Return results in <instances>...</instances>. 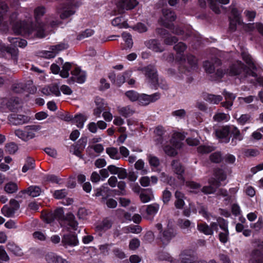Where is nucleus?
I'll use <instances>...</instances> for the list:
<instances>
[{"instance_id": "nucleus-42", "label": "nucleus", "mask_w": 263, "mask_h": 263, "mask_svg": "<svg viewBox=\"0 0 263 263\" xmlns=\"http://www.w3.org/2000/svg\"><path fill=\"white\" fill-rule=\"evenodd\" d=\"M157 260L159 261H167L173 262L174 261L173 258L166 252H159L157 255Z\"/></svg>"}, {"instance_id": "nucleus-6", "label": "nucleus", "mask_w": 263, "mask_h": 263, "mask_svg": "<svg viewBox=\"0 0 263 263\" xmlns=\"http://www.w3.org/2000/svg\"><path fill=\"white\" fill-rule=\"evenodd\" d=\"M41 128L39 125H27L25 126L23 129L15 130L14 134L23 141H27L34 138L36 136V133L40 130Z\"/></svg>"}, {"instance_id": "nucleus-7", "label": "nucleus", "mask_w": 263, "mask_h": 263, "mask_svg": "<svg viewBox=\"0 0 263 263\" xmlns=\"http://www.w3.org/2000/svg\"><path fill=\"white\" fill-rule=\"evenodd\" d=\"M216 179L211 178L209 180V186H204L202 191L206 194H211L214 193L216 189L220 186V182L226 179V174L222 170H216L215 173Z\"/></svg>"}, {"instance_id": "nucleus-34", "label": "nucleus", "mask_w": 263, "mask_h": 263, "mask_svg": "<svg viewBox=\"0 0 263 263\" xmlns=\"http://www.w3.org/2000/svg\"><path fill=\"white\" fill-rule=\"evenodd\" d=\"M118 110L121 115L125 118L132 116L135 112L134 108L130 106L119 107Z\"/></svg>"}, {"instance_id": "nucleus-9", "label": "nucleus", "mask_w": 263, "mask_h": 263, "mask_svg": "<svg viewBox=\"0 0 263 263\" xmlns=\"http://www.w3.org/2000/svg\"><path fill=\"white\" fill-rule=\"evenodd\" d=\"M18 99L8 101L6 98L0 97V111L7 112L8 110L14 111L17 108Z\"/></svg>"}, {"instance_id": "nucleus-31", "label": "nucleus", "mask_w": 263, "mask_h": 263, "mask_svg": "<svg viewBox=\"0 0 263 263\" xmlns=\"http://www.w3.org/2000/svg\"><path fill=\"white\" fill-rule=\"evenodd\" d=\"M223 95L225 97L226 102L222 103V106L227 109H230L233 104V101L236 98V96L232 93L224 91Z\"/></svg>"}, {"instance_id": "nucleus-52", "label": "nucleus", "mask_w": 263, "mask_h": 263, "mask_svg": "<svg viewBox=\"0 0 263 263\" xmlns=\"http://www.w3.org/2000/svg\"><path fill=\"white\" fill-rule=\"evenodd\" d=\"M15 209L7 205H4L1 210L2 213L6 217H10L12 216L15 213Z\"/></svg>"}, {"instance_id": "nucleus-22", "label": "nucleus", "mask_w": 263, "mask_h": 263, "mask_svg": "<svg viewBox=\"0 0 263 263\" xmlns=\"http://www.w3.org/2000/svg\"><path fill=\"white\" fill-rule=\"evenodd\" d=\"M196 258V255L192 250H184L179 255V258L182 263H188V261H190L189 263L195 262Z\"/></svg>"}, {"instance_id": "nucleus-35", "label": "nucleus", "mask_w": 263, "mask_h": 263, "mask_svg": "<svg viewBox=\"0 0 263 263\" xmlns=\"http://www.w3.org/2000/svg\"><path fill=\"white\" fill-rule=\"evenodd\" d=\"M111 224L110 220L105 219L96 227V230L100 233L104 232L111 228Z\"/></svg>"}, {"instance_id": "nucleus-38", "label": "nucleus", "mask_w": 263, "mask_h": 263, "mask_svg": "<svg viewBox=\"0 0 263 263\" xmlns=\"http://www.w3.org/2000/svg\"><path fill=\"white\" fill-rule=\"evenodd\" d=\"M46 260L48 263H64L65 260L61 256L53 253H48L46 256Z\"/></svg>"}, {"instance_id": "nucleus-45", "label": "nucleus", "mask_w": 263, "mask_h": 263, "mask_svg": "<svg viewBox=\"0 0 263 263\" xmlns=\"http://www.w3.org/2000/svg\"><path fill=\"white\" fill-rule=\"evenodd\" d=\"M26 192V191H24V192ZM27 192L30 196L34 197L41 194L42 190L37 186H31L28 189Z\"/></svg>"}, {"instance_id": "nucleus-24", "label": "nucleus", "mask_w": 263, "mask_h": 263, "mask_svg": "<svg viewBox=\"0 0 263 263\" xmlns=\"http://www.w3.org/2000/svg\"><path fill=\"white\" fill-rule=\"evenodd\" d=\"M9 121L13 125L24 124L28 121V118L24 115L11 114L8 117Z\"/></svg>"}, {"instance_id": "nucleus-5", "label": "nucleus", "mask_w": 263, "mask_h": 263, "mask_svg": "<svg viewBox=\"0 0 263 263\" xmlns=\"http://www.w3.org/2000/svg\"><path fill=\"white\" fill-rule=\"evenodd\" d=\"M176 16L174 12L169 9H163L162 11V16L159 20V23L161 25L172 30V32L177 35L182 34L184 31L178 27L173 28L172 23L175 21Z\"/></svg>"}, {"instance_id": "nucleus-54", "label": "nucleus", "mask_w": 263, "mask_h": 263, "mask_svg": "<svg viewBox=\"0 0 263 263\" xmlns=\"http://www.w3.org/2000/svg\"><path fill=\"white\" fill-rule=\"evenodd\" d=\"M123 39L125 43V46L127 48H131L133 46V43L131 35L127 32H123L122 34Z\"/></svg>"}, {"instance_id": "nucleus-47", "label": "nucleus", "mask_w": 263, "mask_h": 263, "mask_svg": "<svg viewBox=\"0 0 263 263\" xmlns=\"http://www.w3.org/2000/svg\"><path fill=\"white\" fill-rule=\"evenodd\" d=\"M73 214H69L67 215L65 221L67 224L73 230H76L78 226V222L75 220Z\"/></svg>"}, {"instance_id": "nucleus-3", "label": "nucleus", "mask_w": 263, "mask_h": 263, "mask_svg": "<svg viewBox=\"0 0 263 263\" xmlns=\"http://www.w3.org/2000/svg\"><path fill=\"white\" fill-rule=\"evenodd\" d=\"M9 41L14 47H9L6 46L2 42H0V54L7 52L9 54L14 62L16 63L17 61L18 49L16 47L24 48L27 45V41L25 40L20 39L18 37L11 38L9 37Z\"/></svg>"}, {"instance_id": "nucleus-2", "label": "nucleus", "mask_w": 263, "mask_h": 263, "mask_svg": "<svg viewBox=\"0 0 263 263\" xmlns=\"http://www.w3.org/2000/svg\"><path fill=\"white\" fill-rule=\"evenodd\" d=\"M45 9L44 7H38L34 10V16L36 24H29L23 22H14L13 17H15V13L13 14L10 18V25L12 26L14 32L17 34L27 36L29 38L44 37L46 36L45 31L46 25L42 24L39 22L40 17L44 15Z\"/></svg>"}, {"instance_id": "nucleus-63", "label": "nucleus", "mask_w": 263, "mask_h": 263, "mask_svg": "<svg viewBox=\"0 0 263 263\" xmlns=\"http://www.w3.org/2000/svg\"><path fill=\"white\" fill-rule=\"evenodd\" d=\"M186 45L182 43L179 42L174 46V49L176 51L178 54L182 55V53L186 49Z\"/></svg>"}, {"instance_id": "nucleus-1", "label": "nucleus", "mask_w": 263, "mask_h": 263, "mask_svg": "<svg viewBox=\"0 0 263 263\" xmlns=\"http://www.w3.org/2000/svg\"><path fill=\"white\" fill-rule=\"evenodd\" d=\"M240 52L242 59L248 65V68L245 67L241 61H237L230 66L227 74L231 76H238L240 80L251 76L253 78L251 81H255L263 87V74L261 73V66L251 57L245 47L240 48Z\"/></svg>"}, {"instance_id": "nucleus-59", "label": "nucleus", "mask_w": 263, "mask_h": 263, "mask_svg": "<svg viewBox=\"0 0 263 263\" xmlns=\"http://www.w3.org/2000/svg\"><path fill=\"white\" fill-rule=\"evenodd\" d=\"M133 29L139 33L145 32L147 30V27L144 24L138 23L132 27Z\"/></svg>"}, {"instance_id": "nucleus-30", "label": "nucleus", "mask_w": 263, "mask_h": 263, "mask_svg": "<svg viewBox=\"0 0 263 263\" xmlns=\"http://www.w3.org/2000/svg\"><path fill=\"white\" fill-rule=\"evenodd\" d=\"M176 198L175 206L177 209H181L185 204L184 199L185 198L183 193L180 191H177L175 193Z\"/></svg>"}, {"instance_id": "nucleus-10", "label": "nucleus", "mask_w": 263, "mask_h": 263, "mask_svg": "<svg viewBox=\"0 0 263 263\" xmlns=\"http://www.w3.org/2000/svg\"><path fill=\"white\" fill-rule=\"evenodd\" d=\"M12 89L14 92L17 93L23 92L26 90L29 93H33L36 90V88L32 84V82L30 81L26 86L22 83L14 84L12 86Z\"/></svg>"}, {"instance_id": "nucleus-23", "label": "nucleus", "mask_w": 263, "mask_h": 263, "mask_svg": "<svg viewBox=\"0 0 263 263\" xmlns=\"http://www.w3.org/2000/svg\"><path fill=\"white\" fill-rule=\"evenodd\" d=\"M131 76L130 72H126L123 75H119L116 78L115 75L114 73L109 74L108 77L109 79L116 85L120 86L124 83L127 79L129 78Z\"/></svg>"}, {"instance_id": "nucleus-64", "label": "nucleus", "mask_w": 263, "mask_h": 263, "mask_svg": "<svg viewBox=\"0 0 263 263\" xmlns=\"http://www.w3.org/2000/svg\"><path fill=\"white\" fill-rule=\"evenodd\" d=\"M149 163L151 166L153 167L152 169L157 167L159 164V159L155 156L149 155L148 157Z\"/></svg>"}, {"instance_id": "nucleus-62", "label": "nucleus", "mask_w": 263, "mask_h": 263, "mask_svg": "<svg viewBox=\"0 0 263 263\" xmlns=\"http://www.w3.org/2000/svg\"><path fill=\"white\" fill-rule=\"evenodd\" d=\"M126 232L138 234L141 232L142 229L139 226H130L124 229Z\"/></svg>"}, {"instance_id": "nucleus-27", "label": "nucleus", "mask_w": 263, "mask_h": 263, "mask_svg": "<svg viewBox=\"0 0 263 263\" xmlns=\"http://www.w3.org/2000/svg\"><path fill=\"white\" fill-rule=\"evenodd\" d=\"M42 92L45 95H54L58 97L61 95L59 87L56 85H51L42 89Z\"/></svg>"}, {"instance_id": "nucleus-46", "label": "nucleus", "mask_w": 263, "mask_h": 263, "mask_svg": "<svg viewBox=\"0 0 263 263\" xmlns=\"http://www.w3.org/2000/svg\"><path fill=\"white\" fill-rule=\"evenodd\" d=\"M106 152L111 159H119L120 158V155L117 148L114 147H107L106 149Z\"/></svg>"}, {"instance_id": "nucleus-13", "label": "nucleus", "mask_w": 263, "mask_h": 263, "mask_svg": "<svg viewBox=\"0 0 263 263\" xmlns=\"http://www.w3.org/2000/svg\"><path fill=\"white\" fill-rule=\"evenodd\" d=\"M159 98L160 94L158 93H155L151 95L142 93L139 95L138 101L140 105L146 106L152 102L158 100Z\"/></svg>"}, {"instance_id": "nucleus-50", "label": "nucleus", "mask_w": 263, "mask_h": 263, "mask_svg": "<svg viewBox=\"0 0 263 263\" xmlns=\"http://www.w3.org/2000/svg\"><path fill=\"white\" fill-rule=\"evenodd\" d=\"M71 68V64L69 62L65 63L60 71V76L63 78H67L69 76V71Z\"/></svg>"}, {"instance_id": "nucleus-51", "label": "nucleus", "mask_w": 263, "mask_h": 263, "mask_svg": "<svg viewBox=\"0 0 263 263\" xmlns=\"http://www.w3.org/2000/svg\"><path fill=\"white\" fill-rule=\"evenodd\" d=\"M34 168V160L32 158H28L25 164L22 168V171L26 173L29 170H32Z\"/></svg>"}, {"instance_id": "nucleus-25", "label": "nucleus", "mask_w": 263, "mask_h": 263, "mask_svg": "<svg viewBox=\"0 0 263 263\" xmlns=\"http://www.w3.org/2000/svg\"><path fill=\"white\" fill-rule=\"evenodd\" d=\"M72 78L79 83H83L86 79V74L79 67H75L71 71Z\"/></svg>"}, {"instance_id": "nucleus-16", "label": "nucleus", "mask_w": 263, "mask_h": 263, "mask_svg": "<svg viewBox=\"0 0 263 263\" xmlns=\"http://www.w3.org/2000/svg\"><path fill=\"white\" fill-rule=\"evenodd\" d=\"M138 4L136 0H120L117 7L119 13H122L125 10H130L135 8Z\"/></svg>"}, {"instance_id": "nucleus-58", "label": "nucleus", "mask_w": 263, "mask_h": 263, "mask_svg": "<svg viewBox=\"0 0 263 263\" xmlns=\"http://www.w3.org/2000/svg\"><path fill=\"white\" fill-rule=\"evenodd\" d=\"M68 47V45L67 44L61 43L58 45L51 46L50 49L55 51V53L57 54L59 51L66 49Z\"/></svg>"}, {"instance_id": "nucleus-4", "label": "nucleus", "mask_w": 263, "mask_h": 263, "mask_svg": "<svg viewBox=\"0 0 263 263\" xmlns=\"http://www.w3.org/2000/svg\"><path fill=\"white\" fill-rule=\"evenodd\" d=\"M185 135L180 132H174L168 144L165 145L163 149L165 153L169 156H175L177 150L181 147L182 141L184 140Z\"/></svg>"}, {"instance_id": "nucleus-57", "label": "nucleus", "mask_w": 263, "mask_h": 263, "mask_svg": "<svg viewBox=\"0 0 263 263\" xmlns=\"http://www.w3.org/2000/svg\"><path fill=\"white\" fill-rule=\"evenodd\" d=\"M6 151L9 154L15 153L18 149L17 145L14 142L8 143L5 146Z\"/></svg>"}, {"instance_id": "nucleus-26", "label": "nucleus", "mask_w": 263, "mask_h": 263, "mask_svg": "<svg viewBox=\"0 0 263 263\" xmlns=\"http://www.w3.org/2000/svg\"><path fill=\"white\" fill-rule=\"evenodd\" d=\"M175 236V233L172 228H168L165 230L160 236V239L162 242L167 244Z\"/></svg>"}, {"instance_id": "nucleus-15", "label": "nucleus", "mask_w": 263, "mask_h": 263, "mask_svg": "<svg viewBox=\"0 0 263 263\" xmlns=\"http://www.w3.org/2000/svg\"><path fill=\"white\" fill-rule=\"evenodd\" d=\"M230 126H225L216 130L215 135L220 142L228 143L230 140Z\"/></svg>"}, {"instance_id": "nucleus-11", "label": "nucleus", "mask_w": 263, "mask_h": 263, "mask_svg": "<svg viewBox=\"0 0 263 263\" xmlns=\"http://www.w3.org/2000/svg\"><path fill=\"white\" fill-rule=\"evenodd\" d=\"M143 71L148 83L155 87L158 84V77L155 68L153 66L149 65L145 67Z\"/></svg>"}, {"instance_id": "nucleus-14", "label": "nucleus", "mask_w": 263, "mask_h": 263, "mask_svg": "<svg viewBox=\"0 0 263 263\" xmlns=\"http://www.w3.org/2000/svg\"><path fill=\"white\" fill-rule=\"evenodd\" d=\"M68 4L65 5L61 12H60V17L62 19L68 18L70 16L73 15L75 13L76 7L77 5L74 3V0H67Z\"/></svg>"}, {"instance_id": "nucleus-12", "label": "nucleus", "mask_w": 263, "mask_h": 263, "mask_svg": "<svg viewBox=\"0 0 263 263\" xmlns=\"http://www.w3.org/2000/svg\"><path fill=\"white\" fill-rule=\"evenodd\" d=\"M230 19V29L232 31H234L236 29L237 25L242 24V20L240 17V13L236 8H233L231 10V14L229 17Z\"/></svg>"}, {"instance_id": "nucleus-39", "label": "nucleus", "mask_w": 263, "mask_h": 263, "mask_svg": "<svg viewBox=\"0 0 263 263\" xmlns=\"http://www.w3.org/2000/svg\"><path fill=\"white\" fill-rule=\"evenodd\" d=\"M87 117L82 114H78L76 115L73 119V123L78 128H82L84 126V124L87 120Z\"/></svg>"}, {"instance_id": "nucleus-21", "label": "nucleus", "mask_w": 263, "mask_h": 263, "mask_svg": "<svg viewBox=\"0 0 263 263\" xmlns=\"http://www.w3.org/2000/svg\"><path fill=\"white\" fill-rule=\"evenodd\" d=\"M62 243L63 246H77L79 241L77 236L72 234H67L63 235L62 239Z\"/></svg>"}, {"instance_id": "nucleus-43", "label": "nucleus", "mask_w": 263, "mask_h": 263, "mask_svg": "<svg viewBox=\"0 0 263 263\" xmlns=\"http://www.w3.org/2000/svg\"><path fill=\"white\" fill-rule=\"evenodd\" d=\"M198 230L205 235H212V229L205 223H200L197 225Z\"/></svg>"}, {"instance_id": "nucleus-41", "label": "nucleus", "mask_w": 263, "mask_h": 263, "mask_svg": "<svg viewBox=\"0 0 263 263\" xmlns=\"http://www.w3.org/2000/svg\"><path fill=\"white\" fill-rule=\"evenodd\" d=\"M204 99L213 104H218L222 100L221 96H215L212 94H207L204 96Z\"/></svg>"}, {"instance_id": "nucleus-20", "label": "nucleus", "mask_w": 263, "mask_h": 263, "mask_svg": "<svg viewBox=\"0 0 263 263\" xmlns=\"http://www.w3.org/2000/svg\"><path fill=\"white\" fill-rule=\"evenodd\" d=\"M230 136L232 137L231 144L235 146L237 142L243 139V136L239 129L233 125H230Z\"/></svg>"}, {"instance_id": "nucleus-29", "label": "nucleus", "mask_w": 263, "mask_h": 263, "mask_svg": "<svg viewBox=\"0 0 263 263\" xmlns=\"http://www.w3.org/2000/svg\"><path fill=\"white\" fill-rule=\"evenodd\" d=\"M146 46L155 52H161L164 48L161 46L158 40H150L145 42Z\"/></svg>"}, {"instance_id": "nucleus-36", "label": "nucleus", "mask_w": 263, "mask_h": 263, "mask_svg": "<svg viewBox=\"0 0 263 263\" xmlns=\"http://www.w3.org/2000/svg\"><path fill=\"white\" fill-rule=\"evenodd\" d=\"M140 199L143 203L147 202L154 198V195L151 189L144 190L140 195Z\"/></svg>"}, {"instance_id": "nucleus-49", "label": "nucleus", "mask_w": 263, "mask_h": 263, "mask_svg": "<svg viewBox=\"0 0 263 263\" xmlns=\"http://www.w3.org/2000/svg\"><path fill=\"white\" fill-rule=\"evenodd\" d=\"M135 167L136 170L141 171V175H143L147 173L148 171L144 168V162L142 159H139L135 164Z\"/></svg>"}, {"instance_id": "nucleus-55", "label": "nucleus", "mask_w": 263, "mask_h": 263, "mask_svg": "<svg viewBox=\"0 0 263 263\" xmlns=\"http://www.w3.org/2000/svg\"><path fill=\"white\" fill-rule=\"evenodd\" d=\"M18 189L17 185L14 182H9L5 186V190L8 193L15 192Z\"/></svg>"}, {"instance_id": "nucleus-56", "label": "nucleus", "mask_w": 263, "mask_h": 263, "mask_svg": "<svg viewBox=\"0 0 263 263\" xmlns=\"http://www.w3.org/2000/svg\"><path fill=\"white\" fill-rule=\"evenodd\" d=\"M185 184L190 188L191 192L197 193L200 189V185L193 181H186Z\"/></svg>"}, {"instance_id": "nucleus-61", "label": "nucleus", "mask_w": 263, "mask_h": 263, "mask_svg": "<svg viewBox=\"0 0 263 263\" xmlns=\"http://www.w3.org/2000/svg\"><path fill=\"white\" fill-rule=\"evenodd\" d=\"M126 97L131 101H138L139 94L136 91L134 90H129L126 92L125 93Z\"/></svg>"}, {"instance_id": "nucleus-37", "label": "nucleus", "mask_w": 263, "mask_h": 263, "mask_svg": "<svg viewBox=\"0 0 263 263\" xmlns=\"http://www.w3.org/2000/svg\"><path fill=\"white\" fill-rule=\"evenodd\" d=\"M111 24L114 26H117L119 28H127L129 27L127 22L121 16L117 17L112 20Z\"/></svg>"}, {"instance_id": "nucleus-17", "label": "nucleus", "mask_w": 263, "mask_h": 263, "mask_svg": "<svg viewBox=\"0 0 263 263\" xmlns=\"http://www.w3.org/2000/svg\"><path fill=\"white\" fill-rule=\"evenodd\" d=\"M7 6L0 0V29L3 31H7L9 24L5 21L6 19V12Z\"/></svg>"}, {"instance_id": "nucleus-8", "label": "nucleus", "mask_w": 263, "mask_h": 263, "mask_svg": "<svg viewBox=\"0 0 263 263\" xmlns=\"http://www.w3.org/2000/svg\"><path fill=\"white\" fill-rule=\"evenodd\" d=\"M41 216L43 220L47 223H51L54 220H57L62 225L61 222L65 220L62 208L57 209L54 212H43Z\"/></svg>"}, {"instance_id": "nucleus-48", "label": "nucleus", "mask_w": 263, "mask_h": 263, "mask_svg": "<svg viewBox=\"0 0 263 263\" xmlns=\"http://www.w3.org/2000/svg\"><path fill=\"white\" fill-rule=\"evenodd\" d=\"M95 31L91 29H87L81 32L77 36V40H82L85 38L88 37L92 35Z\"/></svg>"}, {"instance_id": "nucleus-60", "label": "nucleus", "mask_w": 263, "mask_h": 263, "mask_svg": "<svg viewBox=\"0 0 263 263\" xmlns=\"http://www.w3.org/2000/svg\"><path fill=\"white\" fill-rule=\"evenodd\" d=\"M117 186L120 191H117L116 193L117 195H126L127 194L126 191L125 190L126 184L124 181H120L118 183Z\"/></svg>"}, {"instance_id": "nucleus-33", "label": "nucleus", "mask_w": 263, "mask_h": 263, "mask_svg": "<svg viewBox=\"0 0 263 263\" xmlns=\"http://www.w3.org/2000/svg\"><path fill=\"white\" fill-rule=\"evenodd\" d=\"M172 167L174 171L178 175V178L181 180L182 183H184V180L182 176V173H183L184 169L180 163L178 161H173Z\"/></svg>"}, {"instance_id": "nucleus-28", "label": "nucleus", "mask_w": 263, "mask_h": 263, "mask_svg": "<svg viewBox=\"0 0 263 263\" xmlns=\"http://www.w3.org/2000/svg\"><path fill=\"white\" fill-rule=\"evenodd\" d=\"M243 28L247 32H252L256 30L263 35V24L261 23H250L243 25Z\"/></svg>"}, {"instance_id": "nucleus-44", "label": "nucleus", "mask_w": 263, "mask_h": 263, "mask_svg": "<svg viewBox=\"0 0 263 263\" xmlns=\"http://www.w3.org/2000/svg\"><path fill=\"white\" fill-rule=\"evenodd\" d=\"M230 119V116L229 114L218 112L213 117V120L216 122H227Z\"/></svg>"}, {"instance_id": "nucleus-40", "label": "nucleus", "mask_w": 263, "mask_h": 263, "mask_svg": "<svg viewBox=\"0 0 263 263\" xmlns=\"http://www.w3.org/2000/svg\"><path fill=\"white\" fill-rule=\"evenodd\" d=\"M7 249L12 252L17 256H22L23 252L20 248L17 246L14 243L9 242L7 245Z\"/></svg>"}, {"instance_id": "nucleus-32", "label": "nucleus", "mask_w": 263, "mask_h": 263, "mask_svg": "<svg viewBox=\"0 0 263 263\" xmlns=\"http://www.w3.org/2000/svg\"><path fill=\"white\" fill-rule=\"evenodd\" d=\"M200 5L201 7H204L206 3H208L210 5L211 9L216 13H219L220 12V9L223 7L219 6L215 2H214L212 0H203V2H201V0H199Z\"/></svg>"}, {"instance_id": "nucleus-18", "label": "nucleus", "mask_w": 263, "mask_h": 263, "mask_svg": "<svg viewBox=\"0 0 263 263\" xmlns=\"http://www.w3.org/2000/svg\"><path fill=\"white\" fill-rule=\"evenodd\" d=\"M250 259L254 261L263 262V242L258 244L257 248L253 250L250 254Z\"/></svg>"}, {"instance_id": "nucleus-19", "label": "nucleus", "mask_w": 263, "mask_h": 263, "mask_svg": "<svg viewBox=\"0 0 263 263\" xmlns=\"http://www.w3.org/2000/svg\"><path fill=\"white\" fill-rule=\"evenodd\" d=\"M87 140L86 138H81L79 141L80 144L77 145H72L70 146V152L73 153L76 156L82 158L81 153L86 144Z\"/></svg>"}, {"instance_id": "nucleus-53", "label": "nucleus", "mask_w": 263, "mask_h": 263, "mask_svg": "<svg viewBox=\"0 0 263 263\" xmlns=\"http://www.w3.org/2000/svg\"><path fill=\"white\" fill-rule=\"evenodd\" d=\"M159 206L157 204H152L147 206L146 213L148 215L154 216L158 212Z\"/></svg>"}]
</instances>
